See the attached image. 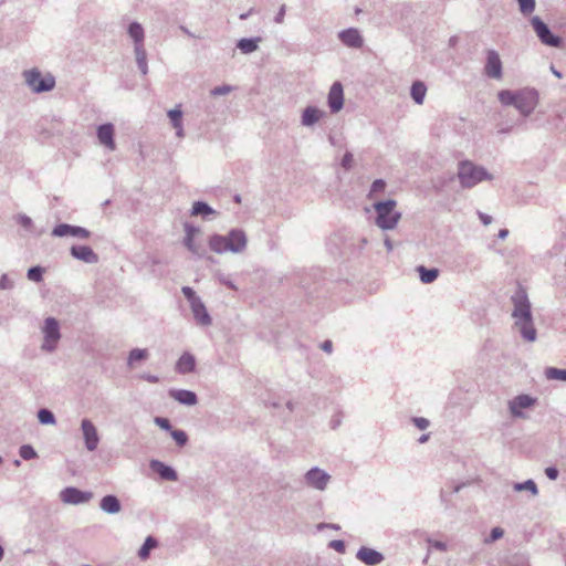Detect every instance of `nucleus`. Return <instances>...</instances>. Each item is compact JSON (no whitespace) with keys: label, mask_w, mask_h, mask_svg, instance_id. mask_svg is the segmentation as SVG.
Returning a JSON list of instances; mask_svg holds the SVG:
<instances>
[{"label":"nucleus","mask_w":566,"mask_h":566,"mask_svg":"<svg viewBox=\"0 0 566 566\" xmlns=\"http://www.w3.org/2000/svg\"><path fill=\"white\" fill-rule=\"evenodd\" d=\"M511 302L513 304L512 318L514 321V328L521 334L524 340L530 343L535 342L537 332L533 321L532 304L526 291L522 287L517 289L512 295Z\"/></svg>","instance_id":"nucleus-1"},{"label":"nucleus","mask_w":566,"mask_h":566,"mask_svg":"<svg viewBox=\"0 0 566 566\" xmlns=\"http://www.w3.org/2000/svg\"><path fill=\"white\" fill-rule=\"evenodd\" d=\"M497 98L504 106H514L522 116H530L538 104V92L535 88L524 87L517 91L502 90Z\"/></svg>","instance_id":"nucleus-2"},{"label":"nucleus","mask_w":566,"mask_h":566,"mask_svg":"<svg viewBox=\"0 0 566 566\" xmlns=\"http://www.w3.org/2000/svg\"><path fill=\"white\" fill-rule=\"evenodd\" d=\"M248 238L243 230L232 229L227 235L213 234L209 238V248L218 253H241L245 250Z\"/></svg>","instance_id":"nucleus-3"},{"label":"nucleus","mask_w":566,"mask_h":566,"mask_svg":"<svg viewBox=\"0 0 566 566\" xmlns=\"http://www.w3.org/2000/svg\"><path fill=\"white\" fill-rule=\"evenodd\" d=\"M457 176L463 188H473L484 180H493V175L484 167L471 160H462L458 164Z\"/></svg>","instance_id":"nucleus-4"},{"label":"nucleus","mask_w":566,"mask_h":566,"mask_svg":"<svg viewBox=\"0 0 566 566\" xmlns=\"http://www.w3.org/2000/svg\"><path fill=\"white\" fill-rule=\"evenodd\" d=\"M397 202L394 199L379 201L374 203V209L377 213L375 223L382 230H392L397 227L401 213L396 211Z\"/></svg>","instance_id":"nucleus-5"},{"label":"nucleus","mask_w":566,"mask_h":566,"mask_svg":"<svg viewBox=\"0 0 566 566\" xmlns=\"http://www.w3.org/2000/svg\"><path fill=\"white\" fill-rule=\"evenodd\" d=\"M22 76L24 83L33 93L50 92L55 87V77L50 73L42 75L36 67L25 70Z\"/></svg>","instance_id":"nucleus-6"},{"label":"nucleus","mask_w":566,"mask_h":566,"mask_svg":"<svg viewBox=\"0 0 566 566\" xmlns=\"http://www.w3.org/2000/svg\"><path fill=\"white\" fill-rule=\"evenodd\" d=\"M42 333L43 343L41 345V349L48 353L54 352L61 338L60 324L57 319L54 317L45 318Z\"/></svg>","instance_id":"nucleus-7"},{"label":"nucleus","mask_w":566,"mask_h":566,"mask_svg":"<svg viewBox=\"0 0 566 566\" xmlns=\"http://www.w3.org/2000/svg\"><path fill=\"white\" fill-rule=\"evenodd\" d=\"M531 24L542 43L553 48H559L562 45V39L554 35L547 24L539 17H533L531 19Z\"/></svg>","instance_id":"nucleus-8"},{"label":"nucleus","mask_w":566,"mask_h":566,"mask_svg":"<svg viewBox=\"0 0 566 566\" xmlns=\"http://www.w3.org/2000/svg\"><path fill=\"white\" fill-rule=\"evenodd\" d=\"M485 54L484 75L489 78L501 80L503 77V63L500 54L493 49L486 50Z\"/></svg>","instance_id":"nucleus-9"},{"label":"nucleus","mask_w":566,"mask_h":566,"mask_svg":"<svg viewBox=\"0 0 566 566\" xmlns=\"http://www.w3.org/2000/svg\"><path fill=\"white\" fill-rule=\"evenodd\" d=\"M304 481L310 488L325 491L331 481V475L326 471L314 467L305 473Z\"/></svg>","instance_id":"nucleus-10"},{"label":"nucleus","mask_w":566,"mask_h":566,"mask_svg":"<svg viewBox=\"0 0 566 566\" xmlns=\"http://www.w3.org/2000/svg\"><path fill=\"white\" fill-rule=\"evenodd\" d=\"M81 430L84 439L85 448L88 451H95L99 443V436L95 424L90 419L81 421Z\"/></svg>","instance_id":"nucleus-11"},{"label":"nucleus","mask_w":566,"mask_h":566,"mask_svg":"<svg viewBox=\"0 0 566 566\" xmlns=\"http://www.w3.org/2000/svg\"><path fill=\"white\" fill-rule=\"evenodd\" d=\"M93 497L92 492H84L74 486L65 488L60 493L63 503L78 505L88 502Z\"/></svg>","instance_id":"nucleus-12"},{"label":"nucleus","mask_w":566,"mask_h":566,"mask_svg":"<svg viewBox=\"0 0 566 566\" xmlns=\"http://www.w3.org/2000/svg\"><path fill=\"white\" fill-rule=\"evenodd\" d=\"M53 237L56 238H63L66 235L78 238V239H88L91 235V232L78 226H72L67 223H60L55 226L51 233Z\"/></svg>","instance_id":"nucleus-13"},{"label":"nucleus","mask_w":566,"mask_h":566,"mask_svg":"<svg viewBox=\"0 0 566 566\" xmlns=\"http://www.w3.org/2000/svg\"><path fill=\"white\" fill-rule=\"evenodd\" d=\"M536 399L528 395H518L509 401V410L515 418H524L523 409L531 408L535 405Z\"/></svg>","instance_id":"nucleus-14"},{"label":"nucleus","mask_w":566,"mask_h":566,"mask_svg":"<svg viewBox=\"0 0 566 566\" xmlns=\"http://www.w3.org/2000/svg\"><path fill=\"white\" fill-rule=\"evenodd\" d=\"M96 134H97V139L101 145H103L111 151L116 149V144L114 140L115 127L113 124L106 123V124L99 125L97 127Z\"/></svg>","instance_id":"nucleus-15"},{"label":"nucleus","mask_w":566,"mask_h":566,"mask_svg":"<svg viewBox=\"0 0 566 566\" xmlns=\"http://www.w3.org/2000/svg\"><path fill=\"white\" fill-rule=\"evenodd\" d=\"M328 106L332 113H338L344 106V91L339 82L333 83L327 97Z\"/></svg>","instance_id":"nucleus-16"},{"label":"nucleus","mask_w":566,"mask_h":566,"mask_svg":"<svg viewBox=\"0 0 566 566\" xmlns=\"http://www.w3.org/2000/svg\"><path fill=\"white\" fill-rule=\"evenodd\" d=\"M340 42L352 49H360L364 44V39L356 28H349L338 33Z\"/></svg>","instance_id":"nucleus-17"},{"label":"nucleus","mask_w":566,"mask_h":566,"mask_svg":"<svg viewBox=\"0 0 566 566\" xmlns=\"http://www.w3.org/2000/svg\"><path fill=\"white\" fill-rule=\"evenodd\" d=\"M71 255L87 264H96L99 260L98 255L87 245H73L70 249Z\"/></svg>","instance_id":"nucleus-18"},{"label":"nucleus","mask_w":566,"mask_h":566,"mask_svg":"<svg viewBox=\"0 0 566 566\" xmlns=\"http://www.w3.org/2000/svg\"><path fill=\"white\" fill-rule=\"evenodd\" d=\"M190 308L193 315V318L196 323L202 327H208L212 324V318L210 314L207 311L206 305L203 304L202 300H198L196 302H192L190 304Z\"/></svg>","instance_id":"nucleus-19"},{"label":"nucleus","mask_w":566,"mask_h":566,"mask_svg":"<svg viewBox=\"0 0 566 566\" xmlns=\"http://www.w3.org/2000/svg\"><path fill=\"white\" fill-rule=\"evenodd\" d=\"M185 232H186V235L184 239L185 247L195 255L202 258L205 254V251L201 247L197 245L193 240L195 235L200 232L199 228H197L192 224L186 223Z\"/></svg>","instance_id":"nucleus-20"},{"label":"nucleus","mask_w":566,"mask_h":566,"mask_svg":"<svg viewBox=\"0 0 566 566\" xmlns=\"http://www.w3.org/2000/svg\"><path fill=\"white\" fill-rule=\"evenodd\" d=\"M356 558L368 566H376L384 560V555L373 548L363 546L358 549Z\"/></svg>","instance_id":"nucleus-21"},{"label":"nucleus","mask_w":566,"mask_h":566,"mask_svg":"<svg viewBox=\"0 0 566 566\" xmlns=\"http://www.w3.org/2000/svg\"><path fill=\"white\" fill-rule=\"evenodd\" d=\"M149 467L153 471H155L163 480L166 481H177L178 474L171 467L165 464L159 460H151Z\"/></svg>","instance_id":"nucleus-22"},{"label":"nucleus","mask_w":566,"mask_h":566,"mask_svg":"<svg viewBox=\"0 0 566 566\" xmlns=\"http://www.w3.org/2000/svg\"><path fill=\"white\" fill-rule=\"evenodd\" d=\"M169 396L185 406H195L198 402L196 392L187 389H171Z\"/></svg>","instance_id":"nucleus-23"},{"label":"nucleus","mask_w":566,"mask_h":566,"mask_svg":"<svg viewBox=\"0 0 566 566\" xmlns=\"http://www.w3.org/2000/svg\"><path fill=\"white\" fill-rule=\"evenodd\" d=\"M196 368V358L192 354L184 353L176 363V371L186 375L190 374Z\"/></svg>","instance_id":"nucleus-24"},{"label":"nucleus","mask_w":566,"mask_h":566,"mask_svg":"<svg viewBox=\"0 0 566 566\" xmlns=\"http://www.w3.org/2000/svg\"><path fill=\"white\" fill-rule=\"evenodd\" d=\"M325 113L315 106H307L302 113L301 123L303 126L311 127L315 125Z\"/></svg>","instance_id":"nucleus-25"},{"label":"nucleus","mask_w":566,"mask_h":566,"mask_svg":"<svg viewBox=\"0 0 566 566\" xmlns=\"http://www.w3.org/2000/svg\"><path fill=\"white\" fill-rule=\"evenodd\" d=\"M99 507L107 514H117L120 509V502L115 495H105L99 503Z\"/></svg>","instance_id":"nucleus-26"},{"label":"nucleus","mask_w":566,"mask_h":566,"mask_svg":"<svg viewBox=\"0 0 566 566\" xmlns=\"http://www.w3.org/2000/svg\"><path fill=\"white\" fill-rule=\"evenodd\" d=\"M262 41V38L255 36V38H243L240 39L237 42V48L241 51L243 54H251L255 52L259 49V44Z\"/></svg>","instance_id":"nucleus-27"},{"label":"nucleus","mask_w":566,"mask_h":566,"mask_svg":"<svg viewBox=\"0 0 566 566\" xmlns=\"http://www.w3.org/2000/svg\"><path fill=\"white\" fill-rule=\"evenodd\" d=\"M128 35L134 41V48H142L144 45L145 32L140 23L132 22L128 25Z\"/></svg>","instance_id":"nucleus-28"},{"label":"nucleus","mask_w":566,"mask_h":566,"mask_svg":"<svg viewBox=\"0 0 566 566\" xmlns=\"http://www.w3.org/2000/svg\"><path fill=\"white\" fill-rule=\"evenodd\" d=\"M426 93L427 87L422 82L416 81L412 83L410 88V95L416 104L421 105L423 103Z\"/></svg>","instance_id":"nucleus-29"},{"label":"nucleus","mask_w":566,"mask_h":566,"mask_svg":"<svg viewBox=\"0 0 566 566\" xmlns=\"http://www.w3.org/2000/svg\"><path fill=\"white\" fill-rule=\"evenodd\" d=\"M134 53L138 70L144 76H146L148 74V63L145 46L134 48Z\"/></svg>","instance_id":"nucleus-30"},{"label":"nucleus","mask_w":566,"mask_h":566,"mask_svg":"<svg viewBox=\"0 0 566 566\" xmlns=\"http://www.w3.org/2000/svg\"><path fill=\"white\" fill-rule=\"evenodd\" d=\"M417 272L419 273L421 282L424 284L434 282L439 276V270L436 268L427 269L423 265H419Z\"/></svg>","instance_id":"nucleus-31"},{"label":"nucleus","mask_w":566,"mask_h":566,"mask_svg":"<svg viewBox=\"0 0 566 566\" xmlns=\"http://www.w3.org/2000/svg\"><path fill=\"white\" fill-rule=\"evenodd\" d=\"M513 490L515 492L527 491V492L531 493V495L533 497L538 495V488H537L536 483L532 479H528V480H526L524 482L514 483L513 484Z\"/></svg>","instance_id":"nucleus-32"},{"label":"nucleus","mask_w":566,"mask_h":566,"mask_svg":"<svg viewBox=\"0 0 566 566\" xmlns=\"http://www.w3.org/2000/svg\"><path fill=\"white\" fill-rule=\"evenodd\" d=\"M216 211L203 201H196L191 209L192 216H203L207 217L209 214H213Z\"/></svg>","instance_id":"nucleus-33"},{"label":"nucleus","mask_w":566,"mask_h":566,"mask_svg":"<svg viewBox=\"0 0 566 566\" xmlns=\"http://www.w3.org/2000/svg\"><path fill=\"white\" fill-rule=\"evenodd\" d=\"M156 546L157 541L153 536H148L138 551V557L143 560L147 559L149 557L150 549L155 548Z\"/></svg>","instance_id":"nucleus-34"},{"label":"nucleus","mask_w":566,"mask_h":566,"mask_svg":"<svg viewBox=\"0 0 566 566\" xmlns=\"http://www.w3.org/2000/svg\"><path fill=\"white\" fill-rule=\"evenodd\" d=\"M148 357L147 349L134 348L129 352L127 364L133 367L136 361L144 360Z\"/></svg>","instance_id":"nucleus-35"},{"label":"nucleus","mask_w":566,"mask_h":566,"mask_svg":"<svg viewBox=\"0 0 566 566\" xmlns=\"http://www.w3.org/2000/svg\"><path fill=\"white\" fill-rule=\"evenodd\" d=\"M545 377L548 380L566 381V369L548 367V368L545 369Z\"/></svg>","instance_id":"nucleus-36"},{"label":"nucleus","mask_w":566,"mask_h":566,"mask_svg":"<svg viewBox=\"0 0 566 566\" xmlns=\"http://www.w3.org/2000/svg\"><path fill=\"white\" fill-rule=\"evenodd\" d=\"M38 419L42 424H55L56 422L53 412L45 408L39 410Z\"/></svg>","instance_id":"nucleus-37"},{"label":"nucleus","mask_w":566,"mask_h":566,"mask_svg":"<svg viewBox=\"0 0 566 566\" xmlns=\"http://www.w3.org/2000/svg\"><path fill=\"white\" fill-rule=\"evenodd\" d=\"M43 272H44L43 268H41L39 265L32 266L28 270L27 277L32 282L39 283L43 280Z\"/></svg>","instance_id":"nucleus-38"},{"label":"nucleus","mask_w":566,"mask_h":566,"mask_svg":"<svg viewBox=\"0 0 566 566\" xmlns=\"http://www.w3.org/2000/svg\"><path fill=\"white\" fill-rule=\"evenodd\" d=\"M169 119H170V123L172 125V127H179L180 125H182V112L181 109L179 108V106L177 108H174V109H170L168 113H167Z\"/></svg>","instance_id":"nucleus-39"},{"label":"nucleus","mask_w":566,"mask_h":566,"mask_svg":"<svg viewBox=\"0 0 566 566\" xmlns=\"http://www.w3.org/2000/svg\"><path fill=\"white\" fill-rule=\"evenodd\" d=\"M19 454L23 460H31L38 457L36 451L30 444H23L19 449Z\"/></svg>","instance_id":"nucleus-40"},{"label":"nucleus","mask_w":566,"mask_h":566,"mask_svg":"<svg viewBox=\"0 0 566 566\" xmlns=\"http://www.w3.org/2000/svg\"><path fill=\"white\" fill-rule=\"evenodd\" d=\"M520 10L523 14H531L535 10V0H517Z\"/></svg>","instance_id":"nucleus-41"},{"label":"nucleus","mask_w":566,"mask_h":566,"mask_svg":"<svg viewBox=\"0 0 566 566\" xmlns=\"http://www.w3.org/2000/svg\"><path fill=\"white\" fill-rule=\"evenodd\" d=\"M171 437L179 447H184L188 442V436L184 430H171Z\"/></svg>","instance_id":"nucleus-42"},{"label":"nucleus","mask_w":566,"mask_h":566,"mask_svg":"<svg viewBox=\"0 0 566 566\" xmlns=\"http://www.w3.org/2000/svg\"><path fill=\"white\" fill-rule=\"evenodd\" d=\"M386 182L382 179H376L370 187L368 198H373L376 193L385 190Z\"/></svg>","instance_id":"nucleus-43"},{"label":"nucleus","mask_w":566,"mask_h":566,"mask_svg":"<svg viewBox=\"0 0 566 566\" xmlns=\"http://www.w3.org/2000/svg\"><path fill=\"white\" fill-rule=\"evenodd\" d=\"M503 535H504V531L501 527H499V526L493 527L491 530L490 536L484 539V543H486V544L493 543V542L502 538Z\"/></svg>","instance_id":"nucleus-44"},{"label":"nucleus","mask_w":566,"mask_h":566,"mask_svg":"<svg viewBox=\"0 0 566 566\" xmlns=\"http://www.w3.org/2000/svg\"><path fill=\"white\" fill-rule=\"evenodd\" d=\"M233 91V87L231 85H220V86H216L214 88H212L210 91V94L212 96H221V95H227L229 93H231Z\"/></svg>","instance_id":"nucleus-45"},{"label":"nucleus","mask_w":566,"mask_h":566,"mask_svg":"<svg viewBox=\"0 0 566 566\" xmlns=\"http://www.w3.org/2000/svg\"><path fill=\"white\" fill-rule=\"evenodd\" d=\"M17 221L24 229H27L29 231L32 230V227H33L32 219L30 217H28L27 214H23V213L18 214Z\"/></svg>","instance_id":"nucleus-46"},{"label":"nucleus","mask_w":566,"mask_h":566,"mask_svg":"<svg viewBox=\"0 0 566 566\" xmlns=\"http://www.w3.org/2000/svg\"><path fill=\"white\" fill-rule=\"evenodd\" d=\"M182 294L189 302V305L192 304V302H196L200 300V297L196 294V292L190 286H184L181 289Z\"/></svg>","instance_id":"nucleus-47"},{"label":"nucleus","mask_w":566,"mask_h":566,"mask_svg":"<svg viewBox=\"0 0 566 566\" xmlns=\"http://www.w3.org/2000/svg\"><path fill=\"white\" fill-rule=\"evenodd\" d=\"M353 163H354L353 154L349 151H346L345 155L343 156V159L340 163L342 167L346 170H349L353 167Z\"/></svg>","instance_id":"nucleus-48"},{"label":"nucleus","mask_w":566,"mask_h":566,"mask_svg":"<svg viewBox=\"0 0 566 566\" xmlns=\"http://www.w3.org/2000/svg\"><path fill=\"white\" fill-rule=\"evenodd\" d=\"M14 283L7 274H2L0 277V291L13 289Z\"/></svg>","instance_id":"nucleus-49"},{"label":"nucleus","mask_w":566,"mask_h":566,"mask_svg":"<svg viewBox=\"0 0 566 566\" xmlns=\"http://www.w3.org/2000/svg\"><path fill=\"white\" fill-rule=\"evenodd\" d=\"M412 422L420 430L427 429L429 427V424H430L429 420L426 419V418H422V417H415V418H412Z\"/></svg>","instance_id":"nucleus-50"},{"label":"nucleus","mask_w":566,"mask_h":566,"mask_svg":"<svg viewBox=\"0 0 566 566\" xmlns=\"http://www.w3.org/2000/svg\"><path fill=\"white\" fill-rule=\"evenodd\" d=\"M427 542L429 543V545L440 552H446L448 549V546L444 542H441V541H436V539H432V538H428Z\"/></svg>","instance_id":"nucleus-51"},{"label":"nucleus","mask_w":566,"mask_h":566,"mask_svg":"<svg viewBox=\"0 0 566 566\" xmlns=\"http://www.w3.org/2000/svg\"><path fill=\"white\" fill-rule=\"evenodd\" d=\"M329 547L335 549L336 552L344 554L345 553V543L340 539H334L329 543Z\"/></svg>","instance_id":"nucleus-52"},{"label":"nucleus","mask_w":566,"mask_h":566,"mask_svg":"<svg viewBox=\"0 0 566 566\" xmlns=\"http://www.w3.org/2000/svg\"><path fill=\"white\" fill-rule=\"evenodd\" d=\"M155 423L164 430H171L170 421L167 418L156 417Z\"/></svg>","instance_id":"nucleus-53"},{"label":"nucleus","mask_w":566,"mask_h":566,"mask_svg":"<svg viewBox=\"0 0 566 566\" xmlns=\"http://www.w3.org/2000/svg\"><path fill=\"white\" fill-rule=\"evenodd\" d=\"M285 12H286V6L282 4L280 7L276 15L274 17V22L277 24H282L284 22Z\"/></svg>","instance_id":"nucleus-54"},{"label":"nucleus","mask_w":566,"mask_h":566,"mask_svg":"<svg viewBox=\"0 0 566 566\" xmlns=\"http://www.w3.org/2000/svg\"><path fill=\"white\" fill-rule=\"evenodd\" d=\"M545 474L549 480H556L558 478V470L555 467H548L545 469Z\"/></svg>","instance_id":"nucleus-55"},{"label":"nucleus","mask_w":566,"mask_h":566,"mask_svg":"<svg viewBox=\"0 0 566 566\" xmlns=\"http://www.w3.org/2000/svg\"><path fill=\"white\" fill-rule=\"evenodd\" d=\"M140 378L150 382V384H157L159 381V377L151 374H143L140 375Z\"/></svg>","instance_id":"nucleus-56"},{"label":"nucleus","mask_w":566,"mask_h":566,"mask_svg":"<svg viewBox=\"0 0 566 566\" xmlns=\"http://www.w3.org/2000/svg\"><path fill=\"white\" fill-rule=\"evenodd\" d=\"M220 282L231 290H234V291L238 290L237 285L232 281L228 280L224 276H220Z\"/></svg>","instance_id":"nucleus-57"},{"label":"nucleus","mask_w":566,"mask_h":566,"mask_svg":"<svg viewBox=\"0 0 566 566\" xmlns=\"http://www.w3.org/2000/svg\"><path fill=\"white\" fill-rule=\"evenodd\" d=\"M479 218L484 226H489L492 222V217L482 212H479Z\"/></svg>","instance_id":"nucleus-58"},{"label":"nucleus","mask_w":566,"mask_h":566,"mask_svg":"<svg viewBox=\"0 0 566 566\" xmlns=\"http://www.w3.org/2000/svg\"><path fill=\"white\" fill-rule=\"evenodd\" d=\"M321 348L324 352L331 354L332 350H333V343L331 340H325V342L322 343Z\"/></svg>","instance_id":"nucleus-59"},{"label":"nucleus","mask_w":566,"mask_h":566,"mask_svg":"<svg viewBox=\"0 0 566 566\" xmlns=\"http://www.w3.org/2000/svg\"><path fill=\"white\" fill-rule=\"evenodd\" d=\"M180 30H181L185 34H187L188 36H190V38H197V39H200V36H199V35L193 34V33H192L188 28H186V27H184V25H181V27H180Z\"/></svg>","instance_id":"nucleus-60"},{"label":"nucleus","mask_w":566,"mask_h":566,"mask_svg":"<svg viewBox=\"0 0 566 566\" xmlns=\"http://www.w3.org/2000/svg\"><path fill=\"white\" fill-rule=\"evenodd\" d=\"M325 527H329V528H333V530H339V525H337V524L321 523L318 525V530H322V528H325Z\"/></svg>","instance_id":"nucleus-61"},{"label":"nucleus","mask_w":566,"mask_h":566,"mask_svg":"<svg viewBox=\"0 0 566 566\" xmlns=\"http://www.w3.org/2000/svg\"><path fill=\"white\" fill-rule=\"evenodd\" d=\"M176 129V136L178 138H182L185 136V130H184V126L180 125L179 127H175Z\"/></svg>","instance_id":"nucleus-62"},{"label":"nucleus","mask_w":566,"mask_h":566,"mask_svg":"<svg viewBox=\"0 0 566 566\" xmlns=\"http://www.w3.org/2000/svg\"><path fill=\"white\" fill-rule=\"evenodd\" d=\"M507 235H509V230H507V229H501V230L499 231V234H497V237H499L500 239H502V240H503V239H505Z\"/></svg>","instance_id":"nucleus-63"},{"label":"nucleus","mask_w":566,"mask_h":566,"mask_svg":"<svg viewBox=\"0 0 566 566\" xmlns=\"http://www.w3.org/2000/svg\"><path fill=\"white\" fill-rule=\"evenodd\" d=\"M551 71H552V73H553L557 78H562V77H563L562 73H560L559 71H557V70L554 67V65H552V66H551Z\"/></svg>","instance_id":"nucleus-64"}]
</instances>
